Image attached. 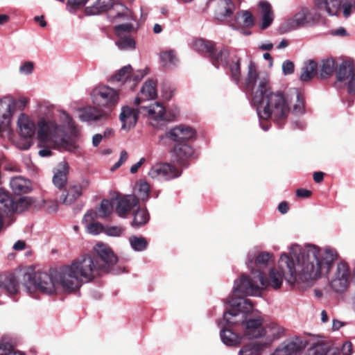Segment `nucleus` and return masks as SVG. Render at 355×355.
I'll return each instance as SVG.
<instances>
[{
  "instance_id": "f257e3e1",
  "label": "nucleus",
  "mask_w": 355,
  "mask_h": 355,
  "mask_svg": "<svg viewBox=\"0 0 355 355\" xmlns=\"http://www.w3.org/2000/svg\"><path fill=\"white\" fill-rule=\"evenodd\" d=\"M288 250V252L281 254L278 268H270L268 278L264 277L263 272H258L253 278L243 274L236 279L233 295L261 296L262 291L268 287L280 288L284 279L291 286L300 283L311 284L327 275L338 257L335 249L310 243L304 245L293 243Z\"/></svg>"
},
{
  "instance_id": "f03ea898",
  "label": "nucleus",
  "mask_w": 355,
  "mask_h": 355,
  "mask_svg": "<svg viewBox=\"0 0 355 355\" xmlns=\"http://www.w3.org/2000/svg\"><path fill=\"white\" fill-rule=\"evenodd\" d=\"M58 124L56 121L41 118L36 122L28 114L21 112L16 121L17 132L23 140L17 146L21 150H28L33 144V138H37L40 144L53 143L56 147L71 153H76L79 146L73 139H67L69 134L72 137L78 135V130L72 117L64 110H59Z\"/></svg>"
},
{
  "instance_id": "7ed1b4c3",
  "label": "nucleus",
  "mask_w": 355,
  "mask_h": 355,
  "mask_svg": "<svg viewBox=\"0 0 355 355\" xmlns=\"http://www.w3.org/2000/svg\"><path fill=\"white\" fill-rule=\"evenodd\" d=\"M246 87L252 92L251 101L256 107L261 128L264 131L269 129V125L262 122L268 119L282 125L290 112L289 96L281 91H271L268 75L264 71L258 72L253 63L248 66Z\"/></svg>"
},
{
  "instance_id": "20e7f679",
  "label": "nucleus",
  "mask_w": 355,
  "mask_h": 355,
  "mask_svg": "<svg viewBox=\"0 0 355 355\" xmlns=\"http://www.w3.org/2000/svg\"><path fill=\"white\" fill-rule=\"evenodd\" d=\"M230 308L224 313V321L228 324H242L244 336L248 338H257L264 336L262 319L259 317L248 320L255 311L252 302L243 297H232L229 300Z\"/></svg>"
},
{
  "instance_id": "39448f33",
  "label": "nucleus",
  "mask_w": 355,
  "mask_h": 355,
  "mask_svg": "<svg viewBox=\"0 0 355 355\" xmlns=\"http://www.w3.org/2000/svg\"><path fill=\"white\" fill-rule=\"evenodd\" d=\"M99 268L98 261L91 255L85 254L71 265L61 268L57 276L64 290L73 291L83 282H89L98 276L101 273Z\"/></svg>"
},
{
  "instance_id": "423d86ee",
  "label": "nucleus",
  "mask_w": 355,
  "mask_h": 355,
  "mask_svg": "<svg viewBox=\"0 0 355 355\" xmlns=\"http://www.w3.org/2000/svg\"><path fill=\"white\" fill-rule=\"evenodd\" d=\"M193 47L199 52L208 54L210 61L216 68L223 67L235 83L241 80V60L236 55H230L225 47H216L214 42L198 39L193 42Z\"/></svg>"
},
{
  "instance_id": "0eeeda50",
  "label": "nucleus",
  "mask_w": 355,
  "mask_h": 355,
  "mask_svg": "<svg viewBox=\"0 0 355 355\" xmlns=\"http://www.w3.org/2000/svg\"><path fill=\"white\" fill-rule=\"evenodd\" d=\"M59 270L51 271L49 274L45 272H37L33 274L26 273L24 275V285L28 293L35 291L53 295L59 285L61 286L59 277L57 276Z\"/></svg>"
},
{
  "instance_id": "6e6552de",
  "label": "nucleus",
  "mask_w": 355,
  "mask_h": 355,
  "mask_svg": "<svg viewBox=\"0 0 355 355\" xmlns=\"http://www.w3.org/2000/svg\"><path fill=\"white\" fill-rule=\"evenodd\" d=\"M28 103L25 97L16 99L12 96H6L0 99V135L8 137L11 132L10 124L13 115L23 111Z\"/></svg>"
},
{
  "instance_id": "1a4fd4ad",
  "label": "nucleus",
  "mask_w": 355,
  "mask_h": 355,
  "mask_svg": "<svg viewBox=\"0 0 355 355\" xmlns=\"http://www.w3.org/2000/svg\"><path fill=\"white\" fill-rule=\"evenodd\" d=\"M138 112L146 116L150 124L155 128H162L174 121L176 115L172 111L166 110L162 104L155 102L149 105H138Z\"/></svg>"
},
{
  "instance_id": "9d476101",
  "label": "nucleus",
  "mask_w": 355,
  "mask_h": 355,
  "mask_svg": "<svg viewBox=\"0 0 355 355\" xmlns=\"http://www.w3.org/2000/svg\"><path fill=\"white\" fill-rule=\"evenodd\" d=\"M91 96L94 104L99 107H103L105 111H109L110 115L121 99L119 90L107 85L95 87Z\"/></svg>"
},
{
  "instance_id": "9b49d317",
  "label": "nucleus",
  "mask_w": 355,
  "mask_h": 355,
  "mask_svg": "<svg viewBox=\"0 0 355 355\" xmlns=\"http://www.w3.org/2000/svg\"><path fill=\"white\" fill-rule=\"evenodd\" d=\"M94 250L98 257L101 259V263L98 262L101 272L112 271L114 273L118 274L125 271L124 267L119 266L114 268V266L118 262V258L108 245L98 243L94 246Z\"/></svg>"
},
{
  "instance_id": "f8f14e48",
  "label": "nucleus",
  "mask_w": 355,
  "mask_h": 355,
  "mask_svg": "<svg viewBox=\"0 0 355 355\" xmlns=\"http://www.w3.org/2000/svg\"><path fill=\"white\" fill-rule=\"evenodd\" d=\"M273 261L272 253L266 251L259 252L257 248H254L250 250L247 254L246 265L250 272L245 275L253 278L254 276H257V272H263L262 270Z\"/></svg>"
},
{
  "instance_id": "ddd939ff",
  "label": "nucleus",
  "mask_w": 355,
  "mask_h": 355,
  "mask_svg": "<svg viewBox=\"0 0 355 355\" xmlns=\"http://www.w3.org/2000/svg\"><path fill=\"white\" fill-rule=\"evenodd\" d=\"M196 135L193 128L180 125L166 131L159 136V141L163 144L168 143H187L186 141L193 139Z\"/></svg>"
},
{
  "instance_id": "4468645a",
  "label": "nucleus",
  "mask_w": 355,
  "mask_h": 355,
  "mask_svg": "<svg viewBox=\"0 0 355 355\" xmlns=\"http://www.w3.org/2000/svg\"><path fill=\"white\" fill-rule=\"evenodd\" d=\"M307 341L295 336L281 343L272 355H311L304 352Z\"/></svg>"
},
{
  "instance_id": "2eb2a0df",
  "label": "nucleus",
  "mask_w": 355,
  "mask_h": 355,
  "mask_svg": "<svg viewBox=\"0 0 355 355\" xmlns=\"http://www.w3.org/2000/svg\"><path fill=\"white\" fill-rule=\"evenodd\" d=\"M349 270L347 263L340 262L329 277L331 288L336 293L344 292L349 285Z\"/></svg>"
},
{
  "instance_id": "dca6fc26",
  "label": "nucleus",
  "mask_w": 355,
  "mask_h": 355,
  "mask_svg": "<svg viewBox=\"0 0 355 355\" xmlns=\"http://www.w3.org/2000/svg\"><path fill=\"white\" fill-rule=\"evenodd\" d=\"M181 174L180 168L169 163H157L153 166L148 172V175L151 178L162 180H171L179 178Z\"/></svg>"
},
{
  "instance_id": "f3484780",
  "label": "nucleus",
  "mask_w": 355,
  "mask_h": 355,
  "mask_svg": "<svg viewBox=\"0 0 355 355\" xmlns=\"http://www.w3.org/2000/svg\"><path fill=\"white\" fill-rule=\"evenodd\" d=\"M338 82L346 81L348 92L355 93V67L352 63L343 61L336 69Z\"/></svg>"
},
{
  "instance_id": "a211bd4d",
  "label": "nucleus",
  "mask_w": 355,
  "mask_h": 355,
  "mask_svg": "<svg viewBox=\"0 0 355 355\" xmlns=\"http://www.w3.org/2000/svg\"><path fill=\"white\" fill-rule=\"evenodd\" d=\"M110 112L94 106H89L78 111V119L82 122L104 121L110 118Z\"/></svg>"
},
{
  "instance_id": "6ab92c4d",
  "label": "nucleus",
  "mask_w": 355,
  "mask_h": 355,
  "mask_svg": "<svg viewBox=\"0 0 355 355\" xmlns=\"http://www.w3.org/2000/svg\"><path fill=\"white\" fill-rule=\"evenodd\" d=\"M232 325L224 321V317L218 322V326L221 328L220 336L222 342L227 346L236 347L241 343L242 336L228 328Z\"/></svg>"
},
{
  "instance_id": "aec40b11",
  "label": "nucleus",
  "mask_w": 355,
  "mask_h": 355,
  "mask_svg": "<svg viewBox=\"0 0 355 355\" xmlns=\"http://www.w3.org/2000/svg\"><path fill=\"white\" fill-rule=\"evenodd\" d=\"M89 185L88 181H83L82 183L70 184L66 194H62L60 200L62 204L70 205L78 200L82 195L83 191Z\"/></svg>"
},
{
  "instance_id": "412c9836",
  "label": "nucleus",
  "mask_w": 355,
  "mask_h": 355,
  "mask_svg": "<svg viewBox=\"0 0 355 355\" xmlns=\"http://www.w3.org/2000/svg\"><path fill=\"white\" fill-rule=\"evenodd\" d=\"M313 19L312 11L308 8H302L287 21L286 25L288 30H293L299 27L306 26L313 21Z\"/></svg>"
},
{
  "instance_id": "4be33fe9",
  "label": "nucleus",
  "mask_w": 355,
  "mask_h": 355,
  "mask_svg": "<svg viewBox=\"0 0 355 355\" xmlns=\"http://www.w3.org/2000/svg\"><path fill=\"white\" fill-rule=\"evenodd\" d=\"M108 18L113 21H136V17L131 10L120 3H114L108 12Z\"/></svg>"
},
{
  "instance_id": "5701e85b",
  "label": "nucleus",
  "mask_w": 355,
  "mask_h": 355,
  "mask_svg": "<svg viewBox=\"0 0 355 355\" xmlns=\"http://www.w3.org/2000/svg\"><path fill=\"white\" fill-rule=\"evenodd\" d=\"M315 8L321 13L329 16H336L340 12L341 0H315Z\"/></svg>"
},
{
  "instance_id": "b1692460",
  "label": "nucleus",
  "mask_w": 355,
  "mask_h": 355,
  "mask_svg": "<svg viewBox=\"0 0 355 355\" xmlns=\"http://www.w3.org/2000/svg\"><path fill=\"white\" fill-rule=\"evenodd\" d=\"M175 146L171 150V155L175 162L184 165L186 160L193 156V150L187 143H174Z\"/></svg>"
},
{
  "instance_id": "393cba45",
  "label": "nucleus",
  "mask_w": 355,
  "mask_h": 355,
  "mask_svg": "<svg viewBox=\"0 0 355 355\" xmlns=\"http://www.w3.org/2000/svg\"><path fill=\"white\" fill-rule=\"evenodd\" d=\"M139 114L140 113L138 112V107L136 109L129 106L122 107L119 115L122 128L123 130H130L133 128L137 122Z\"/></svg>"
},
{
  "instance_id": "a878e982",
  "label": "nucleus",
  "mask_w": 355,
  "mask_h": 355,
  "mask_svg": "<svg viewBox=\"0 0 355 355\" xmlns=\"http://www.w3.org/2000/svg\"><path fill=\"white\" fill-rule=\"evenodd\" d=\"M157 95L155 83L151 80L146 81L141 87L140 92L134 101L137 106L142 105L144 102L153 100Z\"/></svg>"
},
{
  "instance_id": "bb28decb",
  "label": "nucleus",
  "mask_w": 355,
  "mask_h": 355,
  "mask_svg": "<svg viewBox=\"0 0 355 355\" xmlns=\"http://www.w3.org/2000/svg\"><path fill=\"white\" fill-rule=\"evenodd\" d=\"M139 203L138 198L135 195H128L118 200L116 212L119 216L125 218L130 209Z\"/></svg>"
},
{
  "instance_id": "cd10ccee",
  "label": "nucleus",
  "mask_w": 355,
  "mask_h": 355,
  "mask_svg": "<svg viewBox=\"0 0 355 355\" xmlns=\"http://www.w3.org/2000/svg\"><path fill=\"white\" fill-rule=\"evenodd\" d=\"M114 0H96L92 5L85 8V14L87 16L100 15L104 12H110L114 6Z\"/></svg>"
},
{
  "instance_id": "c85d7f7f",
  "label": "nucleus",
  "mask_w": 355,
  "mask_h": 355,
  "mask_svg": "<svg viewBox=\"0 0 355 355\" xmlns=\"http://www.w3.org/2000/svg\"><path fill=\"white\" fill-rule=\"evenodd\" d=\"M10 186L15 195L27 193L31 191L32 188L30 180L21 176L12 178L10 181Z\"/></svg>"
},
{
  "instance_id": "c756f323",
  "label": "nucleus",
  "mask_w": 355,
  "mask_h": 355,
  "mask_svg": "<svg viewBox=\"0 0 355 355\" xmlns=\"http://www.w3.org/2000/svg\"><path fill=\"white\" fill-rule=\"evenodd\" d=\"M68 173V164L66 162H60L55 168L53 178V182L57 188L62 189L64 187L67 181Z\"/></svg>"
},
{
  "instance_id": "7c9ffc66",
  "label": "nucleus",
  "mask_w": 355,
  "mask_h": 355,
  "mask_svg": "<svg viewBox=\"0 0 355 355\" xmlns=\"http://www.w3.org/2000/svg\"><path fill=\"white\" fill-rule=\"evenodd\" d=\"M235 10V6L231 0H219L215 12V17L219 21H223L231 16Z\"/></svg>"
},
{
  "instance_id": "2f4dec72",
  "label": "nucleus",
  "mask_w": 355,
  "mask_h": 355,
  "mask_svg": "<svg viewBox=\"0 0 355 355\" xmlns=\"http://www.w3.org/2000/svg\"><path fill=\"white\" fill-rule=\"evenodd\" d=\"M0 291H6L10 295L17 293V282L13 275H0Z\"/></svg>"
},
{
  "instance_id": "473e14b6",
  "label": "nucleus",
  "mask_w": 355,
  "mask_h": 355,
  "mask_svg": "<svg viewBox=\"0 0 355 355\" xmlns=\"http://www.w3.org/2000/svg\"><path fill=\"white\" fill-rule=\"evenodd\" d=\"M94 218V212L88 211L83 218V223L85 225L88 233L96 235L103 232V227L100 223L93 222Z\"/></svg>"
},
{
  "instance_id": "72a5a7b5",
  "label": "nucleus",
  "mask_w": 355,
  "mask_h": 355,
  "mask_svg": "<svg viewBox=\"0 0 355 355\" xmlns=\"http://www.w3.org/2000/svg\"><path fill=\"white\" fill-rule=\"evenodd\" d=\"M259 8L262 15L261 20V28L264 30L271 25L274 18L273 12L272 11L271 6L267 1H260Z\"/></svg>"
},
{
  "instance_id": "f704fd0d",
  "label": "nucleus",
  "mask_w": 355,
  "mask_h": 355,
  "mask_svg": "<svg viewBox=\"0 0 355 355\" xmlns=\"http://www.w3.org/2000/svg\"><path fill=\"white\" fill-rule=\"evenodd\" d=\"M267 347V343L253 342L242 347L239 355H261Z\"/></svg>"
},
{
  "instance_id": "c9c22d12",
  "label": "nucleus",
  "mask_w": 355,
  "mask_h": 355,
  "mask_svg": "<svg viewBox=\"0 0 355 355\" xmlns=\"http://www.w3.org/2000/svg\"><path fill=\"white\" fill-rule=\"evenodd\" d=\"M289 104L291 101H295V103L293 105V112L296 115H301L304 114V100L300 91L296 88H293L290 90Z\"/></svg>"
},
{
  "instance_id": "e433bc0d",
  "label": "nucleus",
  "mask_w": 355,
  "mask_h": 355,
  "mask_svg": "<svg viewBox=\"0 0 355 355\" xmlns=\"http://www.w3.org/2000/svg\"><path fill=\"white\" fill-rule=\"evenodd\" d=\"M150 219L148 210L144 207H138L133 213V220L132 226L135 228L141 227L145 225Z\"/></svg>"
},
{
  "instance_id": "4c0bfd02",
  "label": "nucleus",
  "mask_w": 355,
  "mask_h": 355,
  "mask_svg": "<svg viewBox=\"0 0 355 355\" xmlns=\"http://www.w3.org/2000/svg\"><path fill=\"white\" fill-rule=\"evenodd\" d=\"M132 70V67L130 64L122 67L110 78V81L112 83H130V73Z\"/></svg>"
},
{
  "instance_id": "58836bf2",
  "label": "nucleus",
  "mask_w": 355,
  "mask_h": 355,
  "mask_svg": "<svg viewBox=\"0 0 355 355\" xmlns=\"http://www.w3.org/2000/svg\"><path fill=\"white\" fill-rule=\"evenodd\" d=\"M318 69L317 63L313 60H309L305 62L302 67V72L300 76V80L303 82L309 81L316 74Z\"/></svg>"
},
{
  "instance_id": "ea45409f",
  "label": "nucleus",
  "mask_w": 355,
  "mask_h": 355,
  "mask_svg": "<svg viewBox=\"0 0 355 355\" xmlns=\"http://www.w3.org/2000/svg\"><path fill=\"white\" fill-rule=\"evenodd\" d=\"M264 336H266L267 339L271 343L283 335L284 329L279 324L272 323L264 328Z\"/></svg>"
},
{
  "instance_id": "a19ab883",
  "label": "nucleus",
  "mask_w": 355,
  "mask_h": 355,
  "mask_svg": "<svg viewBox=\"0 0 355 355\" xmlns=\"http://www.w3.org/2000/svg\"><path fill=\"white\" fill-rule=\"evenodd\" d=\"M129 243L131 248L135 252H143L147 249L148 242L146 238L138 236L129 237Z\"/></svg>"
},
{
  "instance_id": "79ce46f5",
  "label": "nucleus",
  "mask_w": 355,
  "mask_h": 355,
  "mask_svg": "<svg viewBox=\"0 0 355 355\" xmlns=\"http://www.w3.org/2000/svg\"><path fill=\"white\" fill-rule=\"evenodd\" d=\"M235 20L236 24L241 26L250 27L254 24V17L251 12L248 10L238 12Z\"/></svg>"
},
{
  "instance_id": "37998d69",
  "label": "nucleus",
  "mask_w": 355,
  "mask_h": 355,
  "mask_svg": "<svg viewBox=\"0 0 355 355\" xmlns=\"http://www.w3.org/2000/svg\"><path fill=\"white\" fill-rule=\"evenodd\" d=\"M335 70V60L333 58H328L322 61L320 66V75L321 78H325L331 76Z\"/></svg>"
},
{
  "instance_id": "c03bdc74",
  "label": "nucleus",
  "mask_w": 355,
  "mask_h": 355,
  "mask_svg": "<svg viewBox=\"0 0 355 355\" xmlns=\"http://www.w3.org/2000/svg\"><path fill=\"white\" fill-rule=\"evenodd\" d=\"M113 210V205L112 202L107 199H103L99 207L96 208L94 212V216H97L99 218H106L109 216Z\"/></svg>"
},
{
  "instance_id": "a18cd8bd",
  "label": "nucleus",
  "mask_w": 355,
  "mask_h": 355,
  "mask_svg": "<svg viewBox=\"0 0 355 355\" xmlns=\"http://www.w3.org/2000/svg\"><path fill=\"white\" fill-rule=\"evenodd\" d=\"M159 58L162 64L166 67L175 65L178 62V58L174 51L169 50L160 53Z\"/></svg>"
},
{
  "instance_id": "49530a36",
  "label": "nucleus",
  "mask_w": 355,
  "mask_h": 355,
  "mask_svg": "<svg viewBox=\"0 0 355 355\" xmlns=\"http://www.w3.org/2000/svg\"><path fill=\"white\" fill-rule=\"evenodd\" d=\"M116 45L120 50H133L135 49V42L130 36L119 37L116 41Z\"/></svg>"
},
{
  "instance_id": "de8ad7c7",
  "label": "nucleus",
  "mask_w": 355,
  "mask_h": 355,
  "mask_svg": "<svg viewBox=\"0 0 355 355\" xmlns=\"http://www.w3.org/2000/svg\"><path fill=\"white\" fill-rule=\"evenodd\" d=\"M0 355H24L19 351L15 350L9 343H5L3 340L0 342Z\"/></svg>"
},
{
  "instance_id": "09e8293b",
  "label": "nucleus",
  "mask_w": 355,
  "mask_h": 355,
  "mask_svg": "<svg viewBox=\"0 0 355 355\" xmlns=\"http://www.w3.org/2000/svg\"><path fill=\"white\" fill-rule=\"evenodd\" d=\"M341 8H343L344 17L347 18L353 11H355V1L346 0L342 3Z\"/></svg>"
},
{
  "instance_id": "8fccbe9b",
  "label": "nucleus",
  "mask_w": 355,
  "mask_h": 355,
  "mask_svg": "<svg viewBox=\"0 0 355 355\" xmlns=\"http://www.w3.org/2000/svg\"><path fill=\"white\" fill-rule=\"evenodd\" d=\"M147 74V72L144 69L138 70L133 73H130L131 82L132 84L130 85V89H134L136 84L141 81V80Z\"/></svg>"
},
{
  "instance_id": "3c124183",
  "label": "nucleus",
  "mask_w": 355,
  "mask_h": 355,
  "mask_svg": "<svg viewBox=\"0 0 355 355\" xmlns=\"http://www.w3.org/2000/svg\"><path fill=\"white\" fill-rule=\"evenodd\" d=\"M149 191L150 185L146 182H144L139 184L138 195L142 200H146L148 198Z\"/></svg>"
},
{
  "instance_id": "603ef678",
  "label": "nucleus",
  "mask_w": 355,
  "mask_h": 355,
  "mask_svg": "<svg viewBox=\"0 0 355 355\" xmlns=\"http://www.w3.org/2000/svg\"><path fill=\"white\" fill-rule=\"evenodd\" d=\"M115 31L119 37H123V33H130L134 29V26L131 23L119 24L115 26Z\"/></svg>"
},
{
  "instance_id": "864d4df0",
  "label": "nucleus",
  "mask_w": 355,
  "mask_h": 355,
  "mask_svg": "<svg viewBox=\"0 0 355 355\" xmlns=\"http://www.w3.org/2000/svg\"><path fill=\"white\" fill-rule=\"evenodd\" d=\"M34 69V63L31 61L23 62L19 68V71L22 75H30Z\"/></svg>"
},
{
  "instance_id": "5fc2aeb1",
  "label": "nucleus",
  "mask_w": 355,
  "mask_h": 355,
  "mask_svg": "<svg viewBox=\"0 0 355 355\" xmlns=\"http://www.w3.org/2000/svg\"><path fill=\"white\" fill-rule=\"evenodd\" d=\"M282 71L284 75H289L294 71V64L291 60H286L282 63Z\"/></svg>"
},
{
  "instance_id": "6e6d98bb",
  "label": "nucleus",
  "mask_w": 355,
  "mask_h": 355,
  "mask_svg": "<svg viewBox=\"0 0 355 355\" xmlns=\"http://www.w3.org/2000/svg\"><path fill=\"white\" fill-rule=\"evenodd\" d=\"M123 232V229L120 227H110L105 230L107 235L110 236H119Z\"/></svg>"
},
{
  "instance_id": "4d7b16f0",
  "label": "nucleus",
  "mask_w": 355,
  "mask_h": 355,
  "mask_svg": "<svg viewBox=\"0 0 355 355\" xmlns=\"http://www.w3.org/2000/svg\"><path fill=\"white\" fill-rule=\"evenodd\" d=\"M46 207L49 213L56 212L58 209V204L57 201H48Z\"/></svg>"
},
{
  "instance_id": "13d9d810",
  "label": "nucleus",
  "mask_w": 355,
  "mask_h": 355,
  "mask_svg": "<svg viewBox=\"0 0 355 355\" xmlns=\"http://www.w3.org/2000/svg\"><path fill=\"white\" fill-rule=\"evenodd\" d=\"M311 195V191L305 189H299L296 191V196L299 198H307Z\"/></svg>"
},
{
  "instance_id": "bf43d9fd",
  "label": "nucleus",
  "mask_w": 355,
  "mask_h": 355,
  "mask_svg": "<svg viewBox=\"0 0 355 355\" xmlns=\"http://www.w3.org/2000/svg\"><path fill=\"white\" fill-rule=\"evenodd\" d=\"M146 159L144 157H142L139 159V162H137L136 164H133L130 167V173H136L138 171V169L141 166V165L145 162Z\"/></svg>"
},
{
  "instance_id": "052dcab7",
  "label": "nucleus",
  "mask_w": 355,
  "mask_h": 355,
  "mask_svg": "<svg viewBox=\"0 0 355 355\" xmlns=\"http://www.w3.org/2000/svg\"><path fill=\"white\" fill-rule=\"evenodd\" d=\"M332 35L336 36L344 37L347 35V33L345 28L340 27L338 29L332 31Z\"/></svg>"
},
{
  "instance_id": "680f3d73",
  "label": "nucleus",
  "mask_w": 355,
  "mask_h": 355,
  "mask_svg": "<svg viewBox=\"0 0 355 355\" xmlns=\"http://www.w3.org/2000/svg\"><path fill=\"white\" fill-rule=\"evenodd\" d=\"M288 205L286 202H282L278 205V210L280 213L284 214L288 211Z\"/></svg>"
},
{
  "instance_id": "e2e57ef3",
  "label": "nucleus",
  "mask_w": 355,
  "mask_h": 355,
  "mask_svg": "<svg viewBox=\"0 0 355 355\" xmlns=\"http://www.w3.org/2000/svg\"><path fill=\"white\" fill-rule=\"evenodd\" d=\"M103 135L101 134H96L92 137V144L94 146L96 147L99 145L101 141L103 139Z\"/></svg>"
},
{
  "instance_id": "0e129e2a",
  "label": "nucleus",
  "mask_w": 355,
  "mask_h": 355,
  "mask_svg": "<svg viewBox=\"0 0 355 355\" xmlns=\"http://www.w3.org/2000/svg\"><path fill=\"white\" fill-rule=\"evenodd\" d=\"M313 180L315 182L319 183L323 180L324 173L322 172H315L313 175Z\"/></svg>"
},
{
  "instance_id": "69168bd1",
  "label": "nucleus",
  "mask_w": 355,
  "mask_h": 355,
  "mask_svg": "<svg viewBox=\"0 0 355 355\" xmlns=\"http://www.w3.org/2000/svg\"><path fill=\"white\" fill-rule=\"evenodd\" d=\"M38 154L40 157H49L51 155L52 152L49 148H45L40 150L38 152Z\"/></svg>"
},
{
  "instance_id": "338daca9",
  "label": "nucleus",
  "mask_w": 355,
  "mask_h": 355,
  "mask_svg": "<svg viewBox=\"0 0 355 355\" xmlns=\"http://www.w3.org/2000/svg\"><path fill=\"white\" fill-rule=\"evenodd\" d=\"M25 245L26 244L24 241H18L14 244L13 249L15 250H22L25 248Z\"/></svg>"
},
{
  "instance_id": "774afa93",
  "label": "nucleus",
  "mask_w": 355,
  "mask_h": 355,
  "mask_svg": "<svg viewBox=\"0 0 355 355\" xmlns=\"http://www.w3.org/2000/svg\"><path fill=\"white\" fill-rule=\"evenodd\" d=\"M128 154L125 150H121L120 153V158L118 160L121 165L128 159Z\"/></svg>"
}]
</instances>
